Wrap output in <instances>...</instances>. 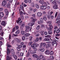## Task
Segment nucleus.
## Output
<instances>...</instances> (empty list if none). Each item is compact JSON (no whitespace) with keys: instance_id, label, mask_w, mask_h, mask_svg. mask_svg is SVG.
Instances as JSON below:
<instances>
[{"instance_id":"nucleus-53","label":"nucleus","mask_w":60,"mask_h":60,"mask_svg":"<svg viewBox=\"0 0 60 60\" xmlns=\"http://www.w3.org/2000/svg\"><path fill=\"white\" fill-rule=\"evenodd\" d=\"M14 57L15 60H17V57L16 56H15Z\"/></svg>"},{"instance_id":"nucleus-32","label":"nucleus","mask_w":60,"mask_h":60,"mask_svg":"<svg viewBox=\"0 0 60 60\" xmlns=\"http://www.w3.org/2000/svg\"><path fill=\"white\" fill-rule=\"evenodd\" d=\"M33 57H36V58H37L38 56L37 55L35 54L33 55Z\"/></svg>"},{"instance_id":"nucleus-38","label":"nucleus","mask_w":60,"mask_h":60,"mask_svg":"<svg viewBox=\"0 0 60 60\" xmlns=\"http://www.w3.org/2000/svg\"><path fill=\"white\" fill-rule=\"evenodd\" d=\"M40 28V26L39 25H38V26L37 27L36 29H37V30H39V28Z\"/></svg>"},{"instance_id":"nucleus-39","label":"nucleus","mask_w":60,"mask_h":60,"mask_svg":"<svg viewBox=\"0 0 60 60\" xmlns=\"http://www.w3.org/2000/svg\"><path fill=\"white\" fill-rule=\"evenodd\" d=\"M20 17L22 19H24V16H23V15H20Z\"/></svg>"},{"instance_id":"nucleus-44","label":"nucleus","mask_w":60,"mask_h":60,"mask_svg":"<svg viewBox=\"0 0 60 60\" xmlns=\"http://www.w3.org/2000/svg\"><path fill=\"white\" fill-rule=\"evenodd\" d=\"M32 43H33V42L31 41H30L28 43L29 45H31Z\"/></svg>"},{"instance_id":"nucleus-46","label":"nucleus","mask_w":60,"mask_h":60,"mask_svg":"<svg viewBox=\"0 0 60 60\" xmlns=\"http://www.w3.org/2000/svg\"><path fill=\"white\" fill-rule=\"evenodd\" d=\"M30 10L31 11H32L34 10V9H33V8H32V7H30Z\"/></svg>"},{"instance_id":"nucleus-20","label":"nucleus","mask_w":60,"mask_h":60,"mask_svg":"<svg viewBox=\"0 0 60 60\" xmlns=\"http://www.w3.org/2000/svg\"><path fill=\"white\" fill-rule=\"evenodd\" d=\"M7 55H8L9 54V53L10 54V49L8 48H7Z\"/></svg>"},{"instance_id":"nucleus-1","label":"nucleus","mask_w":60,"mask_h":60,"mask_svg":"<svg viewBox=\"0 0 60 60\" xmlns=\"http://www.w3.org/2000/svg\"><path fill=\"white\" fill-rule=\"evenodd\" d=\"M49 26L50 27H49L47 28L48 30L49 31H48V33L49 34L51 35L52 34V32L51 31L52 30V29H53V26L51 24L49 25Z\"/></svg>"},{"instance_id":"nucleus-42","label":"nucleus","mask_w":60,"mask_h":60,"mask_svg":"<svg viewBox=\"0 0 60 60\" xmlns=\"http://www.w3.org/2000/svg\"><path fill=\"white\" fill-rule=\"evenodd\" d=\"M43 31H42L41 32V35H44V33H43Z\"/></svg>"},{"instance_id":"nucleus-64","label":"nucleus","mask_w":60,"mask_h":60,"mask_svg":"<svg viewBox=\"0 0 60 60\" xmlns=\"http://www.w3.org/2000/svg\"><path fill=\"white\" fill-rule=\"evenodd\" d=\"M42 60H46V58L45 57H44L42 59Z\"/></svg>"},{"instance_id":"nucleus-22","label":"nucleus","mask_w":60,"mask_h":60,"mask_svg":"<svg viewBox=\"0 0 60 60\" xmlns=\"http://www.w3.org/2000/svg\"><path fill=\"white\" fill-rule=\"evenodd\" d=\"M21 20V19L19 17L18 18V20H16V22L18 24L19 23V22Z\"/></svg>"},{"instance_id":"nucleus-35","label":"nucleus","mask_w":60,"mask_h":60,"mask_svg":"<svg viewBox=\"0 0 60 60\" xmlns=\"http://www.w3.org/2000/svg\"><path fill=\"white\" fill-rule=\"evenodd\" d=\"M56 0H54L52 2V4H56Z\"/></svg>"},{"instance_id":"nucleus-6","label":"nucleus","mask_w":60,"mask_h":60,"mask_svg":"<svg viewBox=\"0 0 60 60\" xmlns=\"http://www.w3.org/2000/svg\"><path fill=\"white\" fill-rule=\"evenodd\" d=\"M15 39L16 41H17L18 43H19L21 41V40L19 38H15Z\"/></svg>"},{"instance_id":"nucleus-27","label":"nucleus","mask_w":60,"mask_h":60,"mask_svg":"<svg viewBox=\"0 0 60 60\" xmlns=\"http://www.w3.org/2000/svg\"><path fill=\"white\" fill-rule=\"evenodd\" d=\"M36 21V19H33V18H32V19L31 20L32 22H35Z\"/></svg>"},{"instance_id":"nucleus-8","label":"nucleus","mask_w":60,"mask_h":60,"mask_svg":"<svg viewBox=\"0 0 60 60\" xmlns=\"http://www.w3.org/2000/svg\"><path fill=\"white\" fill-rule=\"evenodd\" d=\"M4 13L2 12L0 13V19L1 20L2 19V18L4 17Z\"/></svg>"},{"instance_id":"nucleus-13","label":"nucleus","mask_w":60,"mask_h":60,"mask_svg":"<svg viewBox=\"0 0 60 60\" xmlns=\"http://www.w3.org/2000/svg\"><path fill=\"white\" fill-rule=\"evenodd\" d=\"M37 15L38 16L40 17L42 15V13L40 12H38L37 13Z\"/></svg>"},{"instance_id":"nucleus-61","label":"nucleus","mask_w":60,"mask_h":60,"mask_svg":"<svg viewBox=\"0 0 60 60\" xmlns=\"http://www.w3.org/2000/svg\"><path fill=\"white\" fill-rule=\"evenodd\" d=\"M39 40V38H36V41L37 42Z\"/></svg>"},{"instance_id":"nucleus-24","label":"nucleus","mask_w":60,"mask_h":60,"mask_svg":"<svg viewBox=\"0 0 60 60\" xmlns=\"http://www.w3.org/2000/svg\"><path fill=\"white\" fill-rule=\"evenodd\" d=\"M45 37L47 38H51V36L49 35H48L47 36H45Z\"/></svg>"},{"instance_id":"nucleus-51","label":"nucleus","mask_w":60,"mask_h":60,"mask_svg":"<svg viewBox=\"0 0 60 60\" xmlns=\"http://www.w3.org/2000/svg\"><path fill=\"white\" fill-rule=\"evenodd\" d=\"M60 32V30H59V29L58 30H57L56 31V33H59Z\"/></svg>"},{"instance_id":"nucleus-21","label":"nucleus","mask_w":60,"mask_h":60,"mask_svg":"<svg viewBox=\"0 0 60 60\" xmlns=\"http://www.w3.org/2000/svg\"><path fill=\"white\" fill-rule=\"evenodd\" d=\"M44 41H49L50 39L49 38H45L44 39Z\"/></svg>"},{"instance_id":"nucleus-19","label":"nucleus","mask_w":60,"mask_h":60,"mask_svg":"<svg viewBox=\"0 0 60 60\" xmlns=\"http://www.w3.org/2000/svg\"><path fill=\"white\" fill-rule=\"evenodd\" d=\"M39 50L40 51H41V52H44V50H45V49L44 48H42V49H39Z\"/></svg>"},{"instance_id":"nucleus-26","label":"nucleus","mask_w":60,"mask_h":60,"mask_svg":"<svg viewBox=\"0 0 60 60\" xmlns=\"http://www.w3.org/2000/svg\"><path fill=\"white\" fill-rule=\"evenodd\" d=\"M44 56L43 55H40L39 56V58L40 59H42V58H43V57Z\"/></svg>"},{"instance_id":"nucleus-36","label":"nucleus","mask_w":60,"mask_h":60,"mask_svg":"<svg viewBox=\"0 0 60 60\" xmlns=\"http://www.w3.org/2000/svg\"><path fill=\"white\" fill-rule=\"evenodd\" d=\"M26 28L28 30H29L30 29V26H26Z\"/></svg>"},{"instance_id":"nucleus-58","label":"nucleus","mask_w":60,"mask_h":60,"mask_svg":"<svg viewBox=\"0 0 60 60\" xmlns=\"http://www.w3.org/2000/svg\"><path fill=\"white\" fill-rule=\"evenodd\" d=\"M15 27L16 30L18 29L19 28V27L18 26H16Z\"/></svg>"},{"instance_id":"nucleus-54","label":"nucleus","mask_w":60,"mask_h":60,"mask_svg":"<svg viewBox=\"0 0 60 60\" xmlns=\"http://www.w3.org/2000/svg\"><path fill=\"white\" fill-rule=\"evenodd\" d=\"M54 54V52H53V51H51L50 52V54L51 55H53Z\"/></svg>"},{"instance_id":"nucleus-10","label":"nucleus","mask_w":60,"mask_h":60,"mask_svg":"<svg viewBox=\"0 0 60 60\" xmlns=\"http://www.w3.org/2000/svg\"><path fill=\"white\" fill-rule=\"evenodd\" d=\"M1 25L3 26H6V24H5V22L4 21H3L1 23Z\"/></svg>"},{"instance_id":"nucleus-17","label":"nucleus","mask_w":60,"mask_h":60,"mask_svg":"<svg viewBox=\"0 0 60 60\" xmlns=\"http://www.w3.org/2000/svg\"><path fill=\"white\" fill-rule=\"evenodd\" d=\"M21 33L22 35H25L26 34V32L23 31H21Z\"/></svg>"},{"instance_id":"nucleus-34","label":"nucleus","mask_w":60,"mask_h":60,"mask_svg":"<svg viewBox=\"0 0 60 60\" xmlns=\"http://www.w3.org/2000/svg\"><path fill=\"white\" fill-rule=\"evenodd\" d=\"M11 4V3H10L9 2L8 3V5H7V7L8 8H9V7L10 6V5Z\"/></svg>"},{"instance_id":"nucleus-43","label":"nucleus","mask_w":60,"mask_h":60,"mask_svg":"<svg viewBox=\"0 0 60 60\" xmlns=\"http://www.w3.org/2000/svg\"><path fill=\"white\" fill-rule=\"evenodd\" d=\"M25 37L24 36H23L22 38V41H24L25 40Z\"/></svg>"},{"instance_id":"nucleus-16","label":"nucleus","mask_w":60,"mask_h":60,"mask_svg":"<svg viewBox=\"0 0 60 60\" xmlns=\"http://www.w3.org/2000/svg\"><path fill=\"white\" fill-rule=\"evenodd\" d=\"M50 46H51V45L50 44H48L46 46V49H49V47H50Z\"/></svg>"},{"instance_id":"nucleus-62","label":"nucleus","mask_w":60,"mask_h":60,"mask_svg":"<svg viewBox=\"0 0 60 60\" xmlns=\"http://www.w3.org/2000/svg\"><path fill=\"white\" fill-rule=\"evenodd\" d=\"M26 30H25V32H28V31H29V30L26 29Z\"/></svg>"},{"instance_id":"nucleus-2","label":"nucleus","mask_w":60,"mask_h":60,"mask_svg":"<svg viewBox=\"0 0 60 60\" xmlns=\"http://www.w3.org/2000/svg\"><path fill=\"white\" fill-rule=\"evenodd\" d=\"M53 41H52V46H54H54L55 47H56V46H57V43H56V41H58V40H56V39H54L53 40Z\"/></svg>"},{"instance_id":"nucleus-47","label":"nucleus","mask_w":60,"mask_h":60,"mask_svg":"<svg viewBox=\"0 0 60 60\" xmlns=\"http://www.w3.org/2000/svg\"><path fill=\"white\" fill-rule=\"evenodd\" d=\"M0 35L2 37H3V36H4V33H1L0 34Z\"/></svg>"},{"instance_id":"nucleus-5","label":"nucleus","mask_w":60,"mask_h":60,"mask_svg":"<svg viewBox=\"0 0 60 60\" xmlns=\"http://www.w3.org/2000/svg\"><path fill=\"white\" fill-rule=\"evenodd\" d=\"M7 4V1L6 0L3 1L2 3V5L4 7Z\"/></svg>"},{"instance_id":"nucleus-41","label":"nucleus","mask_w":60,"mask_h":60,"mask_svg":"<svg viewBox=\"0 0 60 60\" xmlns=\"http://www.w3.org/2000/svg\"><path fill=\"white\" fill-rule=\"evenodd\" d=\"M31 6L32 7H34V3L33 2H32L31 3Z\"/></svg>"},{"instance_id":"nucleus-30","label":"nucleus","mask_w":60,"mask_h":60,"mask_svg":"<svg viewBox=\"0 0 60 60\" xmlns=\"http://www.w3.org/2000/svg\"><path fill=\"white\" fill-rule=\"evenodd\" d=\"M22 47L23 50H25L26 49V45H24L22 46Z\"/></svg>"},{"instance_id":"nucleus-18","label":"nucleus","mask_w":60,"mask_h":60,"mask_svg":"<svg viewBox=\"0 0 60 60\" xmlns=\"http://www.w3.org/2000/svg\"><path fill=\"white\" fill-rule=\"evenodd\" d=\"M45 53L47 55H49L50 54V52L48 50H47L46 51H45Z\"/></svg>"},{"instance_id":"nucleus-40","label":"nucleus","mask_w":60,"mask_h":60,"mask_svg":"<svg viewBox=\"0 0 60 60\" xmlns=\"http://www.w3.org/2000/svg\"><path fill=\"white\" fill-rule=\"evenodd\" d=\"M43 19L44 20H47V18L45 16H44Z\"/></svg>"},{"instance_id":"nucleus-23","label":"nucleus","mask_w":60,"mask_h":60,"mask_svg":"<svg viewBox=\"0 0 60 60\" xmlns=\"http://www.w3.org/2000/svg\"><path fill=\"white\" fill-rule=\"evenodd\" d=\"M20 33V30H18L15 33L16 34H18Z\"/></svg>"},{"instance_id":"nucleus-48","label":"nucleus","mask_w":60,"mask_h":60,"mask_svg":"<svg viewBox=\"0 0 60 60\" xmlns=\"http://www.w3.org/2000/svg\"><path fill=\"white\" fill-rule=\"evenodd\" d=\"M25 22H23L22 23V26L23 27H24V26H25Z\"/></svg>"},{"instance_id":"nucleus-55","label":"nucleus","mask_w":60,"mask_h":60,"mask_svg":"<svg viewBox=\"0 0 60 60\" xmlns=\"http://www.w3.org/2000/svg\"><path fill=\"white\" fill-rule=\"evenodd\" d=\"M33 52L32 53V52H30L31 53H32L33 54H34L35 53H36V51L34 50V51H33Z\"/></svg>"},{"instance_id":"nucleus-14","label":"nucleus","mask_w":60,"mask_h":60,"mask_svg":"<svg viewBox=\"0 0 60 60\" xmlns=\"http://www.w3.org/2000/svg\"><path fill=\"white\" fill-rule=\"evenodd\" d=\"M50 59H48L47 60H53L54 59V57L53 56H50Z\"/></svg>"},{"instance_id":"nucleus-52","label":"nucleus","mask_w":60,"mask_h":60,"mask_svg":"<svg viewBox=\"0 0 60 60\" xmlns=\"http://www.w3.org/2000/svg\"><path fill=\"white\" fill-rule=\"evenodd\" d=\"M47 23H48L49 24H51V21H49L47 22Z\"/></svg>"},{"instance_id":"nucleus-63","label":"nucleus","mask_w":60,"mask_h":60,"mask_svg":"<svg viewBox=\"0 0 60 60\" xmlns=\"http://www.w3.org/2000/svg\"><path fill=\"white\" fill-rule=\"evenodd\" d=\"M18 47H19V48H22V46L20 45H19L18 46Z\"/></svg>"},{"instance_id":"nucleus-4","label":"nucleus","mask_w":60,"mask_h":60,"mask_svg":"<svg viewBox=\"0 0 60 60\" xmlns=\"http://www.w3.org/2000/svg\"><path fill=\"white\" fill-rule=\"evenodd\" d=\"M40 8L41 10H45L47 8V7L45 5H42L41 6Z\"/></svg>"},{"instance_id":"nucleus-7","label":"nucleus","mask_w":60,"mask_h":60,"mask_svg":"<svg viewBox=\"0 0 60 60\" xmlns=\"http://www.w3.org/2000/svg\"><path fill=\"white\" fill-rule=\"evenodd\" d=\"M38 46H39V45L38 44L37 45L35 44H33L31 45V47L32 48H33V49H34V48H35H35H37V47Z\"/></svg>"},{"instance_id":"nucleus-31","label":"nucleus","mask_w":60,"mask_h":60,"mask_svg":"<svg viewBox=\"0 0 60 60\" xmlns=\"http://www.w3.org/2000/svg\"><path fill=\"white\" fill-rule=\"evenodd\" d=\"M35 6L36 7V8H37V9H39V5H38V4H36Z\"/></svg>"},{"instance_id":"nucleus-50","label":"nucleus","mask_w":60,"mask_h":60,"mask_svg":"<svg viewBox=\"0 0 60 60\" xmlns=\"http://www.w3.org/2000/svg\"><path fill=\"white\" fill-rule=\"evenodd\" d=\"M23 12H22V11H21L20 12V15H23Z\"/></svg>"},{"instance_id":"nucleus-49","label":"nucleus","mask_w":60,"mask_h":60,"mask_svg":"<svg viewBox=\"0 0 60 60\" xmlns=\"http://www.w3.org/2000/svg\"><path fill=\"white\" fill-rule=\"evenodd\" d=\"M33 38V37L32 36H30L29 37V39L30 41H32V39Z\"/></svg>"},{"instance_id":"nucleus-37","label":"nucleus","mask_w":60,"mask_h":60,"mask_svg":"<svg viewBox=\"0 0 60 60\" xmlns=\"http://www.w3.org/2000/svg\"><path fill=\"white\" fill-rule=\"evenodd\" d=\"M47 16L48 19H50V17H51V15H47Z\"/></svg>"},{"instance_id":"nucleus-15","label":"nucleus","mask_w":60,"mask_h":60,"mask_svg":"<svg viewBox=\"0 0 60 60\" xmlns=\"http://www.w3.org/2000/svg\"><path fill=\"white\" fill-rule=\"evenodd\" d=\"M53 8L54 9H58V7L57 5L55 4L53 6Z\"/></svg>"},{"instance_id":"nucleus-56","label":"nucleus","mask_w":60,"mask_h":60,"mask_svg":"<svg viewBox=\"0 0 60 60\" xmlns=\"http://www.w3.org/2000/svg\"><path fill=\"white\" fill-rule=\"evenodd\" d=\"M20 55L21 56H23L24 55V53H23L21 52Z\"/></svg>"},{"instance_id":"nucleus-57","label":"nucleus","mask_w":60,"mask_h":60,"mask_svg":"<svg viewBox=\"0 0 60 60\" xmlns=\"http://www.w3.org/2000/svg\"><path fill=\"white\" fill-rule=\"evenodd\" d=\"M15 31V27L12 30V32H14V31Z\"/></svg>"},{"instance_id":"nucleus-45","label":"nucleus","mask_w":60,"mask_h":60,"mask_svg":"<svg viewBox=\"0 0 60 60\" xmlns=\"http://www.w3.org/2000/svg\"><path fill=\"white\" fill-rule=\"evenodd\" d=\"M17 49L18 51H20L21 49L20 48L18 47H17Z\"/></svg>"},{"instance_id":"nucleus-60","label":"nucleus","mask_w":60,"mask_h":60,"mask_svg":"<svg viewBox=\"0 0 60 60\" xmlns=\"http://www.w3.org/2000/svg\"><path fill=\"white\" fill-rule=\"evenodd\" d=\"M22 22H23V21L22 20L19 23V25H20L22 23Z\"/></svg>"},{"instance_id":"nucleus-28","label":"nucleus","mask_w":60,"mask_h":60,"mask_svg":"<svg viewBox=\"0 0 60 60\" xmlns=\"http://www.w3.org/2000/svg\"><path fill=\"white\" fill-rule=\"evenodd\" d=\"M30 35V34L29 33L26 34H25V37H27L28 36H29Z\"/></svg>"},{"instance_id":"nucleus-3","label":"nucleus","mask_w":60,"mask_h":60,"mask_svg":"<svg viewBox=\"0 0 60 60\" xmlns=\"http://www.w3.org/2000/svg\"><path fill=\"white\" fill-rule=\"evenodd\" d=\"M39 2L40 4H42V5H43L44 4V3L45 4V6H48V4H47L45 2H44V0H41L39 1Z\"/></svg>"},{"instance_id":"nucleus-9","label":"nucleus","mask_w":60,"mask_h":60,"mask_svg":"<svg viewBox=\"0 0 60 60\" xmlns=\"http://www.w3.org/2000/svg\"><path fill=\"white\" fill-rule=\"evenodd\" d=\"M11 52H12V56H14V54H15V51L13 49H12L11 50Z\"/></svg>"},{"instance_id":"nucleus-59","label":"nucleus","mask_w":60,"mask_h":60,"mask_svg":"<svg viewBox=\"0 0 60 60\" xmlns=\"http://www.w3.org/2000/svg\"><path fill=\"white\" fill-rule=\"evenodd\" d=\"M44 34L45 35H47L48 34V32L47 31H45L44 32Z\"/></svg>"},{"instance_id":"nucleus-29","label":"nucleus","mask_w":60,"mask_h":60,"mask_svg":"<svg viewBox=\"0 0 60 60\" xmlns=\"http://www.w3.org/2000/svg\"><path fill=\"white\" fill-rule=\"evenodd\" d=\"M40 20L41 23H43V19H42V18H41L40 19Z\"/></svg>"},{"instance_id":"nucleus-33","label":"nucleus","mask_w":60,"mask_h":60,"mask_svg":"<svg viewBox=\"0 0 60 60\" xmlns=\"http://www.w3.org/2000/svg\"><path fill=\"white\" fill-rule=\"evenodd\" d=\"M43 42L41 43H40V48H42V45H43Z\"/></svg>"},{"instance_id":"nucleus-11","label":"nucleus","mask_w":60,"mask_h":60,"mask_svg":"<svg viewBox=\"0 0 60 60\" xmlns=\"http://www.w3.org/2000/svg\"><path fill=\"white\" fill-rule=\"evenodd\" d=\"M34 23L31 22V23H28V25L29 26H33V25H34Z\"/></svg>"},{"instance_id":"nucleus-25","label":"nucleus","mask_w":60,"mask_h":60,"mask_svg":"<svg viewBox=\"0 0 60 60\" xmlns=\"http://www.w3.org/2000/svg\"><path fill=\"white\" fill-rule=\"evenodd\" d=\"M11 59V57H9V56H8L7 57V60H10V59Z\"/></svg>"},{"instance_id":"nucleus-12","label":"nucleus","mask_w":60,"mask_h":60,"mask_svg":"<svg viewBox=\"0 0 60 60\" xmlns=\"http://www.w3.org/2000/svg\"><path fill=\"white\" fill-rule=\"evenodd\" d=\"M8 15H9V12H6V15L5 16V17L4 18V19H6L7 17H8Z\"/></svg>"}]
</instances>
